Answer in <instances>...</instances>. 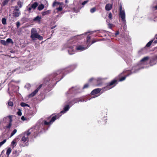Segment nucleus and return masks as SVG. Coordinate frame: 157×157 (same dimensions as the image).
Listing matches in <instances>:
<instances>
[{"label": "nucleus", "instance_id": "1", "mask_svg": "<svg viewBox=\"0 0 157 157\" xmlns=\"http://www.w3.org/2000/svg\"><path fill=\"white\" fill-rule=\"evenodd\" d=\"M73 104H71V103H69V104L65 106L63 110L62 111L57 115H56L52 117L51 120L49 121H47L45 120L43 121L42 120H40L35 126L29 129L31 130L30 134L32 133L35 136H37L40 132L41 128H42L43 125H50L52 124L56 119L59 118L61 116L62 114L61 113L64 114L65 113L68 111L70 107Z\"/></svg>", "mask_w": 157, "mask_h": 157}, {"label": "nucleus", "instance_id": "2", "mask_svg": "<svg viewBox=\"0 0 157 157\" xmlns=\"http://www.w3.org/2000/svg\"><path fill=\"white\" fill-rule=\"evenodd\" d=\"M149 57L148 56H146L143 58L141 59L139 63L140 67H133L132 70V73H136L141 68H143L145 67L142 66L143 65H145L147 64V62L149 59Z\"/></svg>", "mask_w": 157, "mask_h": 157}, {"label": "nucleus", "instance_id": "3", "mask_svg": "<svg viewBox=\"0 0 157 157\" xmlns=\"http://www.w3.org/2000/svg\"><path fill=\"white\" fill-rule=\"evenodd\" d=\"M90 37L88 36L86 39V43L87 44V47H84L82 45H77L76 47V50L78 51H83L86 49H87L92 44L95 43L96 41L94 40H93L92 41L91 44H90Z\"/></svg>", "mask_w": 157, "mask_h": 157}, {"label": "nucleus", "instance_id": "4", "mask_svg": "<svg viewBox=\"0 0 157 157\" xmlns=\"http://www.w3.org/2000/svg\"><path fill=\"white\" fill-rule=\"evenodd\" d=\"M30 37L33 40H36V39L39 40H42L43 39V37L38 34L36 29L33 28L31 29Z\"/></svg>", "mask_w": 157, "mask_h": 157}, {"label": "nucleus", "instance_id": "5", "mask_svg": "<svg viewBox=\"0 0 157 157\" xmlns=\"http://www.w3.org/2000/svg\"><path fill=\"white\" fill-rule=\"evenodd\" d=\"M119 18H121V20L122 24L124 25V28L125 29L126 27V21L125 20V13L124 11L119 12Z\"/></svg>", "mask_w": 157, "mask_h": 157}, {"label": "nucleus", "instance_id": "6", "mask_svg": "<svg viewBox=\"0 0 157 157\" xmlns=\"http://www.w3.org/2000/svg\"><path fill=\"white\" fill-rule=\"evenodd\" d=\"M8 119L10 120L9 123L5 126L4 128L6 129H10L12 125V116H9L4 117L3 119V121H6Z\"/></svg>", "mask_w": 157, "mask_h": 157}, {"label": "nucleus", "instance_id": "7", "mask_svg": "<svg viewBox=\"0 0 157 157\" xmlns=\"http://www.w3.org/2000/svg\"><path fill=\"white\" fill-rule=\"evenodd\" d=\"M31 130H29L27 132H25L22 133L21 135V140L25 142L28 141V136L30 134V131Z\"/></svg>", "mask_w": 157, "mask_h": 157}, {"label": "nucleus", "instance_id": "8", "mask_svg": "<svg viewBox=\"0 0 157 157\" xmlns=\"http://www.w3.org/2000/svg\"><path fill=\"white\" fill-rule=\"evenodd\" d=\"M117 80L116 79H114L110 82L109 84L106 86L104 87L103 90H109L114 86H113V85L115 84H117Z\"/></svg>", "mask_w": 157, "mask_h": 157}, {"label": "nucleus", "instance_id": "9", "mask_svg": "<svg viewBox=\"0 0 157 157\" xmlns=\"http://www.w3.org/2000/svg\"><path fill=\"white\" fill-rule=\"evenodd\" d=\"M13 12V15L14 17H17L21 14V12L17 6L15 7Z\"/></svg>", "mask_w": 157, "mask_h": 157}, {"label": "nucleus", "instance_id": "10", "mask_svg": "<svg viewBox=\"0 0 157 157\" xmlns=\"http://www.w3.org/2000/svg\"><path fill=\"white\" fill-rule=\"evenodd\" d=\"M43 85H44V84L40 85L34 91L29 95V97H31L34 96L38 92L39 89Z\"/></svg>", "mask_w": 157, "mask_h": 157}, {"label": "nucleus", "instance_id": "11", "mask_svg": "<svg viewBox=\"0 0 157 157\" xmlns=\"http://www.w3.org/2000/svg\"><path fill=\"white\" fill-rule=\"evenodd\" d=\"M67 47L69 48L68 50V53L70 55H72L74 53V51L75 50L73 49V46L71 45V46L68 45Z\"/></svg>", "mask_w": 157, "mask_h": 157}, {"label": "nucleus", "instance_id": "12", "mask_svg": "<svg viewBox=\"0 0 157 157\" xmlns=\"http://www.w3.org/2000/svg\"><path fill=\"white\" fill-rule=\"evenodd\" d=\"M156 62H157V56H155L151 60L150 63L151 65H152L155 64Z\"/></svg>", "mask_w": 157, "mask_h": 157}, {"label": "nucleus", "instance_id": "13", "mask_svg": "<svg viewBox=\"0 0 157 157\" xmlns=\"http://www.w3.org/2000/svg\"><path fill=\"white\" fill-rule=\"evenodd\" d=\"M101 90V89L99 88L93 90L91 92L92 95H94L99 93Z\"/></svg>", "mask_w": 157, "mask_h": 157}, {"label": "nucleus", "instance_id": "14", "mask_svg": "<svg viewBox=\"0 0 157 157\" xmlns=\"http://www.w3.org/2000/svg\"><path fill=\"white\" fill-rule=\"evenodd\" d=\"M113 5L112 4L108 3L105 6V9L106 10L109 11L110 10L112 7Z\"/></svg>", "mask_w": 157, "mask_h": 157}, {"label": "nucleus", "instance_id": "15", "mask_svg": "<svg viewBox=\"0 0 157 157\" xmlns=\"http://www.w3.org/2000/svg\"><path fill=\"white\" fill-rule=\"evenodd\" d=\"M23 72L22 68H17L13 70L12 71L13 73L16 72V73H19Z\"/></svg>", "mask_w": 157, "mask_h": 157}, {"label": "nucleus", "instance_id": "16", "mask_svg": "<svg viewBox=\"0 0 157 157\" xmlns=\"http://www.w3.org/2000/svg\"><path fill=\"white\" fill-rule=\"evenodd\" d=\"M41 18L40 17L37 16L33 19V21L35 22H39L40 21Z\"/></svg>", "mask_w": 157, "mask_h": 157}, {"label": "nucleus", "instance_id": "17", "mask_svg": "<svg viewBox=\"0 0 157 157\" xmlns=\"http://www.w3.org/2000/svg\"><path fill=\"white\" fill-rule=\"evenodd\" d=\"M16 145L17 143L16 141V140L15 139H14L12 142L11 144V147H12V148H13L15 147L16 146Z\"/></svg>", "mask_w": 157, "mask_h": 157}, {"label": "nucleus", "instance_id": "18", "mask_svg": "<svg viewBox=\"0 0 157 157\" xmlns=\"http://www.w3.org/2000/svg\"><path fill=\"white\" fill-rule=\"evenodd\" d=\"M31 7L33 8V10H34L38 5L37 3L35 2L33 4L30 5Z\"/></svg>", "mask_w": 157, "mask_h": 157}, {"label": "nucleus", "instance_id": "19", "mask_svg": "<svg viewBox=\"0 0 157 157\" xmlns=\"http://www.w3.org/2000/svg\"><path fill=\"white\" fill-rule=\"evenodd\" d=\"M26 8L27 10L29 11V12H33V8L31 7V6L30 5L28 6Z\"/></svg>", "mask_w": 157, "mask_h": 157}, {"label": "nucleus", "instance_id": "20", "mask_svg": "<svg viewBox=\"0 0 157 157\" xmlns=\"http://www.w3.org/2000/svg\"><path fill=\"white\" fill-rule=\"evenodd\" d=\"M12 151V150L10 147H8L7 148V151L6 152V155L8 156L10 153H11Z\"/></svg>", "mask_w": 157, "mask_h": 157}, {"label": "nucleus", "instance_id": "21", "mask_svg": "<svg viewBox=\"0 0 157 157\" xmlns=\"http://www.w3.org/2000/svg\"><path fill=\"white\" fill-rule=\"evenodd\" d=\"M63 3H60V5L58 8H57L56 9L58 11H61L63 9Z\"/></svg>", "mask_w": 157, "mask_h": 157}, {"label": "nucleus", "instance_id": "22", "mask_svg": "<svg viewBox=\"0 0 157 157\" xmlns=\"http://www.w3.org/2000/svg\"><path fill=\"white\" fill-rule=\"evenodd\" d=\"M44 5L41 4L38 6V10H41L44 8Z\"/></svg>", "mask_w": 157, "mask_h": 157}, {"label": "nucleus", "instance_id": "23", "mask_svg": "<svg viewBox=\"0 0 157 157\" xmlns=\"http://www.w3.org/2000/svg\"><path fill=\"white\" fill-rule=\"evenodd\" d=\"M20 105L21 106L23 107H25L26 106L28 107H30L29 105L23 102L21 103L20 104Z\"/></svg>", "mask_w": 157, "mask_h": 157}, {"label": "nucleus", "instance_id": "24", "mask_svg": "<svg viewBox=\"0 0 157 157\" xmlns=\"http://www.w3.org/2000/svg\"><path fill=\"white\" fill-rule=\"evenodd\" d=\"M51 10H48L46 11L43 12L42 13V14L43 16L47 14H49Z\"/></svg>", "mask_w": 157, "mask_h": 157}, {"label": "nucleus", "instance_id": "25", "mask_svg": "<svg viewBox=\"0 0 157 157\" xmlns=\"http://www.w3.org/2000/svg\"><path fill=\"white\" fill-rule=\"evenodd\" d=\"M85 101L84 100H82L79 99H76L74 100V104L77 103L78 101Z\"/></svg>", "mask_w": 157, "mask_h": 157}, {"label": "nucleus", "instance_id": "26", "mask_svg": "<svg viewBox=\"0 0 157 157\" xmlns=\"http://www.w3.org/2000/svg\"><path fill=\"white\" fill-rule=\"evenodd\" d=\"M17 132V130L16 129H14L13 132H11L10 136V137H11L13 136Z\"/></svg>", "mask_w": 157, "mask_h": 157}, {"label": "nucleus", "instance_id": "27", "mask_svg": "<svg viewBox=\"0 0 157 157\" xmlns=\"http://www.w3.org/2000/svg\"><path fill=\"white\" fill-rule=\"evenodd\" d=\"M2 22L3 25H6V19L5 18H2Z\"/></svg>", "mask_w": 157, "mask_h": 157}, {"label": "nucleus", "instance_id": "28", "mask_svg": "<svg viewBox=\"0 0 157 157\" xmlns=\"http://www.w3.org/2000/svg\"><path fill=\"white\" fill-rule=\"evenodd\" d=\"M63 3L62 2L60 3V2H56L55 1V2H54L52 6L53 7H54V6H56L57 5H59V6H60V3Z\"/></svg>", "mask_w": 157, "mask_h": 157}, {"label": "nucleus", "instance_id": "29", "mask_svg": "<svg viewBox=\"0 0 157 157\" xmlns=\"http://www.w3.org/2000/svg\"><path fill=\"white\" fill-rule=\"evenodd\" d=\"M130 74H129V75H126V76H124V77H122V78H121V79H120V80H119V81H123L125 79V78H126V77L127 76H128Z\"/></svg>", "mask_w": 157, "mask_h": 157}, {"label": "nucleus", "instance_id": "30", "mask_svg": "<svg viewBox=\"0 0 157 157\" xmlns=\"http://www.w3.org/2000/svg\"><path fill=\"white\" fill-rule=\"evenodd\" d=\"M0 42L2 44L4 45H7V42L5 40H1Z\"/></svg>", "mask_w": 157, "mask_h": 157}, {"label": "nucleus", "instance_id": "31", "mask_svg": "<svg viewBox=\"0 0 157 157\" xmlns=\"http://www.w3.org/2000/svg\"><path fill=\"white\" fill-rule=\"evenodd\" d=\"M96 10V8L95 7H93L90 10V12L91 13H94Z\"/></svg>", "mask_w": 157, "mask_h": 157}, {"label": "nucleus", "instance_id": "32", "mask_svg": "<svg viewBox=\"0 0 157 157\" xmlns=\"http://www.w3.org/2000/svg\"><path fill=\"white\" fill-rule=\"evenodd\" d=\"M153 41V40H151L150 41H149V42H148L147 43V44L146 45V46L147 47H149L151 45V44Z\"/></svg>", "mask_w": 157, "mask_h": 157}, {"label": "nucleus", "instance_id": "33", "mask_svg": "<svg viewBox=\"0 0 157 157\" xmlns=\"http://www.w3.org/2000/svg\"><path fill=\"white\" fill-rule=\"evenodd\" d=\"M6 140L5 139L3 141L0 142V147L6 142Z\"/></svg>", "mask_w": 157, "mask_h": 157}, {"label": "nucleus", "instance_id": "34", "mask_svg": "<svg viewBox=\"0 0 157 157\" xmlns=\"http://www.w3.org/2000/svg\"><path fill=\"white\" fill-rule=\"evenodd\" d=\"M8 105L9 106H13V103L12 102L9 101L8 102Z\"/></svg>", "mask_w": 157, "mask_h": 157}, {"label": "nucleus", "instance_id": "35", "mask_svg": "<svg viewBox=\"0 0 157 157\" xmlns=\"http://www.w3.org/2000/svg\"><path fill=\"white\" fill-rule=\"evenodd\" d=\"M42 2L43 3H45V5L47 6L48 5V3L45 0H42Z\"/></svg>", "mask_w": 157, "mask_h": 157}, {"label": "nucleus", "instance_id": "36", "mask_svg": "<svg viewBox=\"0 0 157 157\" xmlns=\"http://www.w3.org/2000/svg\"><path fill=\"white\" fill-rule=\"evenodd\" d=\"M7 43H10L11 42L13 43L12 41V40L10 38H8L6 40Z\"/></svg>", "mask_w": 157, "mask_h": 157}, {"label": "nucleus", "instance_id": "37", "mask_svg": "<svg viewBox=\"0 0 157 157\" xmlns=\"http://www.w3.org/2000/svg\"><path fill=\"white\" fill-rule=\"evenodd\" d=\"M17 5L21 8L22 7V3L21 2L19 1L17 2Z\"/></svg>", "mask_w": 157, "mask_h": 157}, {"label": "nucleus", "instance_id": "38", "mask_svg": "<svg viewBox=\"0 0 157 157\" xmlns=\"http://www.w3.org/2000/svg\"><path fill=\"white\" fill-rule=\"evenodd\" d=\"M119 12L121 11H124V10L122 9V7L121 4L119 6Z\"/></svg>", "mask_w": 157, "mask_h": 157}, {"label": "nucleus", "instance_id": "39", "mask_svg": "<svg viewBox=\"0 0 157 157\" xmlns=\"http://www.w3.org/2000/svg\"><path fill=\"white\" fill-rule=\"evenodd\" d=\"M17 114L18 116H20L21 115L22 113H21V111L20 110V109L19 110V111L17 112Z\"/></svg>", "mask_w": 157, "mask_h": 157}, {"label": "nucleus", "instance_id": "40", "mask_svg": "<svg viewBox=\"0 0 157 157\" xmlns=\"http://www.w3.org/2000/svg\"><path fill=\"white\" fill-rule=\"evenodd\" d=\"M8 0H5L3 3V6H5L8 3Z\"/></svg>", "mask_w": 157, "mask_h": 157}, {"label": "nucleus", "instance_id": "41", "mask_svg": "<svg viewBox=\"0 0 157 157\" xmlns=\"http://www.w3.org/2000/svg\"><path fill=\"white\" fill-rule=\"evenodd\" d=\"M55 79V78H53L52 80H51L50 79L49 80V82H48V84L49 83L53 84L54 83L53 82H52Z\"/></svg>", "mask_w": 157, "mask_h": 157}, {"label": "nucleus", "instance_id": "42", "mask_svg": "<svg viewBox=\"0 0 157 157\" xmlns=\"http://www.w3.org/2000/svg\"><path fill=\"white\" fill-rule=\"evenodd\" d=\"M112 13H109V14L108 17L109 19L111 20L112 19Z\"/></svg>", "mask_w": 157, "mask_h": 157}, {"label": "nucleus", "instance_id": "43", "mask_svg": "<svg viewBox=\"0 0 157 157\" xmlns=\"http://www.w3.org/2000/svg\"><path fill=\"white\" fill-rule=\"evenodd\" d=\"M89 84H86L84 85V86L83 87V89L87 88L89 86Z\"/></svg>", "mask_w": 157, "mask_h": 157}, {"label": "nucleus", "instance_id": "44", "mask_svg": "<svg viewBox=\"0 0 157 157\" xmlns=\"http://www.w3.org/2000/svg\"><path fill=\"white\" fill-rule=\"evenodd\" d=\"M88 2V0H86L84 1L82 3V5H84L85 4H86V3H87Z\"/></svg>", "mask_w": 157, "mask_h": 157}, {"label": "nucleus", "instance_id": "45", "mask_svg": "<svg viewBox=\"0 0 157 157\" xmlns=\"http://www.w3.org/2000/svg\"><path fill=\"white\" fill-rule=\"evenodd\" d=\"M20 25V24L19 22L18 21L17 22L16 25H17V28H18L19 27Z\"/></svg>", "mask_w": 157, "mask_h": 157}, {"label": "nucleus", "instance_id": "46", "mask_svg": "<svg viewBox=\"0 0 157 157\" xmlns=\"http://www.w3.org/2000/svg\"><path fill=\"white\" fill-rule=\"evenodd\" d=\"M102 79L101 78H98L96 79L98 82L101 81Z\"/></svg>", "mask_w": 157, "mask_h": 157}, {"label": "nucleus", "instance_id": "47", "mask_svg": "<svg viewBox=\"0 0 157 157\" xmlns=\"http://www.w3.org/2000/svg\"><path fill=\"white\" fill-rule=\"evenodd\" d=\"M21 119L23 121L26 120V119L24 116L21 117Z\"/></svg>", "mask_w": 157, "mask_h": 157}, {"label": "nucleus", "instance_id": "48", "mask_svg": "<svg viewBox=\"0 0 157 157\" xmlns=\"http://www.w3.org/2000/svg\"><path fill=\"white\" fill-rule=\"evenodd\" d=\"M109 27L110 28H111L112 27V24H108Z\"/></svg>", "mask_w": 157, "mask_h": 157}, {"label": "nucleus", "instance_id": "49", "mask_svg": "<svg viewBox=\"0 0 157 157\" xmlns=\"http://www.w3.org/2000/svg\"><path fill=\"white\" fill-rule=\"evenodd\" d=\"M94 79V78H90L89 80V81L90 82L91 81H93V80Z\"/></svg>", "mask_w": 157, "mask_h": 157}, {"label": "nucleus", "instance_id": "50", "mask_svg": "<svg viewBox=\"0 0 157 157\" xmlns=\"http://www.w3.org/2000/svg\"><path fill=\"white\" fill-rule=\"evenodd\" d=\"M119 32L118 31H117L115 33V36H117L119 34Z\"/></svg>", "mask_w": 157, "mask_h": 157}, {"label": "nucleus", "instance_id": "51", "mask_svg": "<svg viewBox=\"0 0 157 157\" xmlns=\"http://www.w3.org/2000/svg\"><path fill=\"white\" fill-rule=\"evenodd\" d=\"M46 81L48 82V78H45L44 79V82H45Z\"/></svg>", "mask_w": 157, "mask_h": 157}, {"label": "nucleus", "instance_id": "52", "mask_svg": "<svg viewBox=\"0 0 157 157\" xmlns=\"http://www.w3.org/2000/svg\"><path fill=\"white\" fill-rule=\"evenodd\" d=\"M153 43L154 44L157 43V39H156V40H155L154 41Z\"/></svg>", "mask_w": 157, "mask_h": 157}, {"label": "nucleus", "instance_id": "53", "mask_svg": "<svg viewBox=\"0 0 157 157\" xmlns=\"http://www.w3.org/2000/svg\"><path fill=\"white\" fill-rule=\"evenodd\" d=\"M154 21H157V17H156L154 18Z\"/></svg>", "mask_w": 157, "mask_h": 157}, {"label": "nucleus", "instance_id": "54", "mask_svg": "<svg viewBox=\"0 0 157 157\" xmlns=\"http://www.w3.org/2000/svg\"><path fill=\"white\" fill-rule=\"evenodd\" d=\"M155 38L156 39H157V34L155 35Z\"/></svg>", "mask_w": 157, "mask_h": 157}, {"label": "nucleus", "instance_id": "55", "mask_svg": "<svg viewBox=\"0 0 157 157\" xmlns=\"http://www.w3.org/2000/svg\"><path fill=\"white\" fill-rule=\"evenodd\" d=\"M17 152V151H13V153L14 154V153H16Z\"/></svg>", "mask_w": 157, "mask_h": 157}, {"label": "nucleus", "instance_id": "56", "mask_svg": "<svg viewBox=\"0 0 157 157\" xmlns=\"http://www.w3.org/2000/svg\"><path fill=\"white\" fill-rule=\"evenodd\" d=\"M55 26H54V27H52L51 28V29H54V28H55Z\"/></svg>", "mask_w": 157, "mask_h": 157}, {"label": "nucleus", "instance_id": "57", "mask_svg": "<svg viewBox=\"0 0 157 157\" xmlns=\"http://www.w3.org/2000/svg\"><path fill=\"white\" fill-rule=\"evenodd\" d=\"M67 2H68V1H67V0H66L65 1V2L67 3Z\"/></svg>", "mask_w": 157, "mask_h": 157}, {"label": "nucleus", "instance_id": "58", "mask_svg": "<svg viewBox=\"0 0 157 157\" xmlns=\"http://www.w3.org/2000/svg\"><path fill=\"white\" fill-rule=\"evenodd\" d=\"M97 97V96H93V97H92V98H95L96 97Z\"/></svg>", "mask_w": 157, "mask_h": 157}, {"label": "nucleus", "instance_id": "59", "mask_svg": "<svg viewBox=\"0 0 157 157\" xmlns=\"http://www.w3.org/2000/svg\"><path fill=\"white\" fill-rule=\"evenodd\" d=\"M58 82V81H56V83H55V84H56V83H57V82Z\"/></svg>", "mask_w": 157, "mask_h": 157}, {"label": "nucleus", "instance_id": "60", "mask_svg": "<svg viewBox=\"0 0 157 157\" xmlns=\"http://www.w3.org/2000/svg\"><path fill=\"white\" fill-rule=\"evenodd\" d=\"M125 72H126V71H124L123 72V73Z\"/></svg>", "mask_w": 157, "mask_h": 157}, {"label": "nucleus", "instance_id": "61", "mask_svg": "<svg viewBox=\"0 0 157 157\" xmlns=\"http://www.w3.org/2000/svg\"><path fill=\"white\" fill-rule=\"evenodd\" d=\"M156 8H157V6H156Z\"/></svg>", "mask_w": 157, "mask_h": 157}, {"label": "nucleus", "instance_id": "62", "mask_svg": "<svg viewBox=\"0 0 157 157\" xmlns=\"http://www.w3.org/2000/svg\"><path fill=\"white\" fill-rule=\"evenodd\" d=\"M9 89H10V88H8V90H9Z\"/></svg>", "mask_w": 157, "mask_h": 157}, {"label": "nucleus", "instance_id": "63", "mask_svg": "<svg viewBox=\"0 0 157 157\" xmlns=\"http://www.w3.org/2000/svg\"><path fill=\"white\" fill-rule=\"evenodd\" d=\"M112 0V1H113V0Z\"/></svg>", "mask_w": 157, "mask_h": 157}]
</instances>
